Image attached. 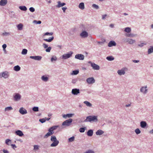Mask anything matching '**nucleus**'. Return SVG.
Wrapping results in <instances>:
<instances>
[{
	"mask_svg": "<svg viewBox=\"0 0 153 153\" xmlns=\"http://www.w3.org/2000/svg\"><path fill=\"white\" fill-rule=\"evenodd\" d=\"M84 103L85 104L88 106L91 107L92 106V104L88 101H85L84 102Z\"/></svg>",
	"mask_w": 153,
	"mask_h": 153,
	"instance_id": "obj_25",
	"label": "nucleus"
},
{
	"mask_svg": "<svg viewBox=\"0 0 153 153\" xmlns=\"http://www.w3.org/2000/svg\"><path fill=\"white\" fill-rule=\"evenodd\" d=\"M134 36V35L131 33H130L127 35V36L129 37H133Z\"/></svg>",
	"mask_w": 153,
	"mask_h": 153,
	"instance_id": "obj_44",
	"label": "nucleus"
},
{
	"mask_svg": "<svg viewBox=\"0 0 153 153\" xmlns=\"http://www.w3.org/2000/svg\"><path fill=\"white\" fill-rule=\"evenodd\" d=\"M104 133V132L103 131L99 129L96 132V134H103Z\"/></svg>",
	"mask_w": 153,
	"mask_h": 153,
	"instance_id": "obj_34",
	"label": "nucleus"
},
{
	"mask_svg": "<svg viewBox=\"0 0 153 153\" xmlns=\"http://www.w3.org/2000/svg\"><path fill=\"white\" fill-rule=\"evenodd\" d=\"M19 9L22 10L26 11L27 10L26 7L25 6H21L19 7Z\"/></svg>",
	"mask_w": 153,
	"mask_h": 153,
	"instance_id": "obj_27",
	"label": "nucleus"
},
{
	"mask_svg": "<svg viewBox=\"0 0 153 153\" xmlns=\"http://www.w3.org/2000/svg\"><path fill=\"white\" fill-rule=\"evenodd\" d=\"M147 87H142L140 89V91L141 92L144 93H146L147 92V89H146Z\"/></svg>",
	"mask_w": 153,
	"mask_h": 153,
	"instance_id": "obj_19",
	"label": "nucleus"
},
{
	"mask_svg": "<svg viewBox=\"0 0 153 153\" xmlns=\"http://www.w3.org/2000/svg\"><path fill=\"white\" fill-rule=\"evenodd\" d=\"M93 131L92 130H90L88 131L87 134H93Z\"/></svg>",
	"mask_w": 153,
	"mask_h": 153,
	"instance_id": "obj_48",
	"label": "nucleus"
},
{
	"mask_svg": "<svg viewBox=\"0 0 153 153\" xmlns=\"http://www.w3.org/2000/svg\"><path fill=\"white\" fill-rule=\"evenodd\" d=\"M3 152L4 153H9V152L8 151H7V150H4V149L3 150Z\"/></svg>",
	"mask_w": 153,
	"mask_h": 153,
	"instance_id": "obj_59",
	"label": "nucleus"
},
{
	"mask_svg": "<svg viewBox=\"0 0 153 153\" xmlns=\"http://www.w3.org/2000/svg\"><path fill=\"white\" fill-rule=\"evenodd\" d=\"M116 45V43L114 41H111L108 44V45L109 47H111L113 46H115Z\"/></svg>",
	"mask_w": 153,
	"mask_h": 153,
	"instance_id": "obj_14",
	"label": "nucleus"
},
{
	"mask_svg": "<svg viewBox=\"0 0 153 153\" xmlns=\"http://www.w3.org/2000/svg\"><path fill=\"white\" fill-rule=\"evenodd\" d=\"M146 43H141L139 45H138L140 47H142L144 45H146Z\"/></svg>",
	"mask_w": 153,
	"mask_h": 153,
	"instance_id": "obj_57",
	"label": "nucleus"
},
{
	"mask_svg": "<svg viewBox=\"0 0 153 153\" xmlns=\"http://www.w3.org/2000/svg\"><path fill=\"white\" fill-rule=\"evenodd\" d=\"M2 46V48H3V50L4 51L5 50V49L7 47L6 45L5 44H4V45H3Z\"/></svg>",
	"mask_w": 153,
	"mask_h": 153,
	"instance_id": "obj_54",
	"label": "nucleus"
},
{
	"mask_svg": "<svg viewBox=\"0 0 153 153\" xmlns=\"http://www.w3.org/2000/svg\"><path fill=\"white\" fill-rule=\"evenodd\" d=\"M56 59H57V58H56V57H55H55L53 56L51 58V61L52 62H53V61H56Z\"/></svg>",
	"mask_w": 153,
	"mask_h": 153,
	"instance_id": "obj_47",
	"label": "nucleus"
},
{
	"mask_svg": "<svg viewBox=\"0 0 153 153\" xmlns=\"http://www.w3.org/2000/svg\"><path fill=\"white\" fill-rule=\"evenodd\" d=\"M150 133L151 134H153V129L150 131Z\"/></svg>",
	"mask_w": 153,
	"mask_h": 153,
	"instance_id": "obj_64",
	"label": "nucleus"
},
{
	"mask_svg": "<svg viewBox=\"0 0 153 153\" xmlns=\"http://www.w3.org/2000/svg\"><path fill=\"white\" fill-rule=\"evenodd\" d=\"M29 10L30 12H33L35 11V9L33 7H30V8Z\"/></svg>",
	"mask_w": 153,
	"mask_h": 153,
	"instance_id": "obj_49",
	"label": "nucleus"
},
{
	"mask_svg": "<svg viewBox=\"0 0 153 153\" xmlns=\"http://www.w3.org/2000/svg\"><path fill=\"white\" fill-rule=\"evenodd\" d=\"M124 31L126 32L129 33L131 32V29L130 27H126L125 28Z\"/></svg>",
	"mask_w": 153,
	"mask_h": 153,
	"instance_id": "obj_32",
	"label": "nucleus"
},
{
	"mask_svg": "<svg viewBox=\"0 0 153 153\" xmlns=\"http://www.w3.org/2000/svg\"><path fill=\"white\" fill-rule=\"evenodd\" d=\"M13 109V108L11 107H6L5 109V111H9Z\"/></svg>",
	"mask_w": 153,
	"mask_h": 153,
	"instance_id": "obj_36",
	"label": "nucleus"
},
{
	"mask_svg": "<svg viewBox=\"0 0 153 153\" xmlns=\"http://www.w3.org/2000/svg\"><path fill=\"white\" fill-rule=\"evenodd\" d=\"M39 149V146L38 145H35L34 146V150L35 151L38 150Z\"/></svg>",
	"mask_w": 153,
	"mask_h": 153,
	"instance_id": "obj_39",
	"label": "nucleus"
},
{
	"mask_svg": "<svg viewBox=\"0 0 153 153\" xmlns=\"http://www.w3.org/2000/svg\"><path fill=\"white\" fill-rule=\"evenodd\" d=\"M43 46L45 48H46L48 47V45L45 43H43Z\"/></svg>",
	"mask_w": 153,
	"mask_h": 153,
	"instance_id": "obj_55",
	"label": "nucleus"
},
{
	"mask_svg": "<svg viewBox=\"0 0 153 153\" xmlns=\"http://www.w3.org/2000/svg\"><path fill=\"white\" fill-rule=\"evenodd\" d=\"M106 59L109 61H112L114 59V58L112 56H110L107 57Z\"/></svg>",
	"mask_w": 153,
	"mask_h": 153,
	"instance_id": "obj_30",
	"label": "nucleus"
},
{
	"mask_svg": "<svg viewBox=\"0 0 153 153\" xmlns=\"http://www.w3.org/2000/svg\"><path fill=\"white\" fill-rule=\"evenodd\" d=\"M153 51V47H152L148 50V53L150 54L152 53Z\"/></svg>",
	"mask_w": 153,
	"mask_h": 153,
	"instance_id": "obj_35",
	"label": "nucleus"
},
{
	"mask_svg": "<svg viewBox=\"0 0 153 153\" xmlns=\"http://www.w3.org/2000/svg\"><path fill=\"white\" fill-rule=\"evenodd\" d=\"M8 76V73L6 71H5L0 74V77L1 78L3 77L5 78H7Z\"/></svg>",
	"mask_w": 153,
	"mask_h": 153,
	"instance_id": "obj_8",
	"label": "nucleus"
},
{
	"mask_svg": "<svg viewBox=\"0 0 153 153\" xmlns=\"http://www.w3.org/2000/svg\"><path fill=\"white\" fill-rule=\"evenodd\" d=\"M17 27L19 30H22V29L23 25L22 24H20L18 25Z\"/></svg>",
	"mask_w": 153,
	"mask_h": 153,
	"instance_id": "obj_29",
	"label": "nucleus"
},
{
	"mask_svg": "<svg viewBox=\"0 0 153 153\" xmlns=\"http://www.w3.org/2000/svg\"><path fill=\"white\" fill-rule=\"evenodd\" d=\"M74 137H72L71 138H70L69 139V141L70 142H71L73 141L74 140Z\"/></svg>",
	"mask_w": 153,
	"mask_h": 153,
	"instance_id": "obj_42",
	"label": "nucleus"
},
{
	"mask_svg": "<svg viewBox=\"0 0 153 153\" xmlns=\"http://www.w3.org/2000/svg\"><path fill=\"white\" fill-rule=\"evenodd\" d=\"M80 36L82 37H86L88 36V34L86 31H83L81 34Z\"/></svg>",
	"mask_w": 153,
	"mask_h": 153,
	"instance_id": "obj_15",
	"label": "nucleus"
},
{
	"mask_svg": "<svg viewBox=\"0 0 153 153\" xmlns=\"http://www.w3.org/2000/svg\"><path fill=\"white\" fill-rule=\"evenodd\" d=\"M117 73L120 75H123L125 73V72L124 69H122L121 70H119L117 71Z\"/></svg>",
	"mask_w": 153,
	"mask_h": 153,
	"instance_id": "obj_18",
	"label": "nucleus"
},
{
	"mask_svg": "<svg viewBox=\"0 0 153 153\" xmlns=\"http://www.w3.org/2000/svg\"><path fill=\"white\" fill-rule=\"evenodd\" d=\"M14 70L16 71H18L20 69V67L19 65L15 66L14 67Z\"/></svg>",
	"mask_w": 153,
	"mask_h": 153,
	"instance_id": "obj_26",
	"label": "nucleus"
},
{
	"mask_svg": "<svg viewBox=\"0 0 153 153\" xmlns=\"http://www.w3.org/2000/svg\"><path fill=\"white\" fill-rule=\"evenodd\" d=\"M59 127V126H55L51 127L49 129V132L47 134H53V131L56 129L58 128Z\"/></svg>",
	"mask_w": 153,
	"mask_h": 153,
	"instance_id": "obj_4",
	"label": "nucleus"
},
{
	"mask_svg": "<svg viewBox=\"0 0 153 153\" xmlns=\"http://www.w3.org/2000/svg\"><path fill=\"white\" fill-rule=\"evenodd\" d=\"M86 81L89 84L93 83L95 82V80L93 77H90L88 78Z\"/></svg>",
	"mask_w": 153,
	"mask_h": 153,
	"instance_id": "obj_9",
	"label": "nucleus"
},
{
	"mask_svg": "<svg viewBox=\"0 0 153 153\" xmlns=\"http://www.w3.org/2000/svg\"><path fill=\"white\" fill-rule=\"evenodd\" d=\"M73 53L72 52L70 51L68 54H63L62 56V58L64 59H67L71 57Z\"/></svg>",
	"mask_w": 153,
	"mask_h": 153,
	"instance_id": "obj_6",
	"label": "nucleus"
},
{
	"mask_svg": "<svg viewBox=\"0 0 153 153\" xmlns=\"http://www.w3.org/2000/svg\"><path fill=\"white\" fill-rule=\"evenodd\" d=\"M53 34V32H50V33L47 32L45 33L44 35V36L48 35L49 36H52Z\"/></svg>",
	"mask_w": 153,
	"mask_h": 153,
	"instance_id": "obj_38",
	"label": "nucleus"
},
{
	"mask_svg": "<svg viewBox=\"0 0 153 153\" xmlns=\"http://www.w3.org/2000/svg\"><path fill=\"white\" fill-rule=\"evenodd\" d=\"M10 34V33L9 32H5V33H2V35L3 36L8 35H9Z\"/></svg>",
	"mask_w": 153,
	"mask_h": 153,
	"instance_id": "obj_53",
	"label": "nucleus"
},
{
	"mask_svg": "<svg viewBox=\"0 0 153 153\" xmlns=\"http://www.w3.org/2000/svg\"><path fill=\"white\" fill-rule=\"evenodd\" d=\"M84 153H94V152L91 150H89Z\"/></svg>",
	"mask_w": 153,
	"mask_h": 153,
	"instance_id": "obj_50",
	"label": "nucleus"
},
{
	"mask_svg": "<svg viewBox=\"0 0 153 153\" xmlns=\"http://www.w3.org/2000/svg\"><path fill=\"white\" fill-rule=\"evenodd\" d=\"M133 61L134 63H137L139 62V61L138 60H134Z\"/></svg>",
	"mask_w": 153,
	"mask_h": 153,
	"instance_id": "obj_62",
	"label": "nucleus"
},
{
	"mask_svg": "<svg viewBox=\"0 0 153 153\" xmlns=\"http://www.w3.org/2000/svg\"><path fill=\"white\" fill-rule=\"evenodd\" d=\"M11 146H12V148H13L16 147V145L14 144H12V145H11Z\"/></svg>",
	"mask_w": 153,
	"mask_h": 153,
	"instance_id": "obj_63",
	"label": "nucleus"
},
{
	"mask_svg": "<svg viewBox=\"0 0 153 153\" xmlns=\"http://www.w3.org/2000/svg\"><path fill=\"white\" fill-rule=\"evenodd\" d=\"M147 124L146 123L145 121H142L140 123V126L142 128H145Z\"/></svg>",
	"mask_w": 153,
	"mask_h": 153,
	"instance_id": "obj_22",
	"label": "nucleus"
},
{
	"mask_svg": "<svg viewBox=\"0 0 153 153\" xmlns=\"http://www.w3.org/2000/svg\"><path fill=\"white\" fill-rule=\"evenodd\" d=\"M85 130V129L84 128H81L79 129V131L81 132H83Z\"/></svg>",
	"mask_w": 153,
	"mask_h": 153,
	"instance_id": "obj_51",
	"label": "nucleus"
},
{
	"mask_svg": "<svg viewBox=\"0 0 153 153\" xmlns=\"http://www.w3.org/2000/svg\"><path fill=\"white\" fill-rule=\"evenodd\" d=\"M27 49H23L22 51V54H25L27 53Z\"/></svg>",
	"mask_w": 153,
	"mask_h": 153,
	"instance_id": "obj_37",
	"label": "nucleus"
},
{
	"mask_svg": "<svg viewBox=\"0 0 153 153\" xmlns=\"http://www.w3.org/2000/svg\"><path fill=\"white\" fill-rule=\"evenodd\" d=\"M30 58L36 60H39L42 59V57L39 56H30Z\"/></svg>",
	"mask_w": 153,
	"mask_h": 153,
	"instance_id": "obj_12",
	"label": "nucleus"
},
{
	"mask_svg": "<svg viewBox=\"0 0 153 153\" xmlns=\"http://www.w3.org/2000/svg\"><path fill=\"white\" fill-rule=\"evenodd\" d=\"M66 9L67 8L66 7H63L62 8V10H63L64 12H65V11Z\"/></svg>",
	"mask_w": 153,
	"mask_h": 153,
	"instance_id": "obj_61",
	"label": "nucleus"
},
{
	"mask_svg": "<svg viewBox=\"0 0 153 153\" xmlns=\"http://www.w3.org/2000/svg\"><path fill=\"white\" fill-rule=\"evenodd\" d=\"M16 134H23L22 132L20 130H18L15 132Z\"/></svg>",
	"mask_w": 153,
	"mask_h": 153,
	"instance_id": "obj_46",
	"label": "nucleus"
},
{
	"mask_svg": "<svg viewBox=\"0 0 153 153\" xmlns=\"http://www.w3.org/2000/svg\"><path fill=\"white\" fill-rule=\"evenodd\" d=\"M72 93L74 95H77L79 93V89L76 88L73 89L72 91Z\"/></svg>",
	"mask_w": 153,
	"mask_h": 153,
	"instance_id": "obj_10",
	"label": "nucleus"
},
{
	"mask_svg": "<svg viewBox=\"0 0 153 153\" xmlns=\"http://www.w3.org/2000/svg\"><path fill=\"white\" fill-rule=\"evenodd\" d=\"M33 110L34 111H38V108L37 107H34L33 108Z\"/></svg>",
	"mask_w": 153,
	"mask_h": 153,
	"instance_id": "obj_45",
	"label": "nucleus"
},
{
	"mask_svg": "<svg viewBox=\"0 0 153 153\" xmlns=\"http://www.w3.org/2000/svg\"><path fill=\"white\" fill-rule=\"evenodd\" d=\"M5 143L7 145H9L11 143V141L10 139H7L6 140Z\"/></svg>",
	"mask_w": 153,
	"mask_h": 153,
	"instance_id": "obj_31",
	"label": "nucleus"
},
{
	"mask_svg": "<svg viewBox=\"0 0 153 153\" xmlns=\"http://www.w3.org/2000/svg\"><path fill=\"white\" fill-rule=\"evenodd\" d=\"M51 49V47H49L45 50V51L47 52H49L50 51Z\"/></svg>",
	"mask_w": 153,
	"mask_h": 153,
	"instance_id": "obj_41",
	"label": "nucleus"
},
{
	"mask_svg": "<svg viewBox=\"0 0 153 153\" xmlns=\"http://www.w3.org/2000/svg\"><path fill=\"white\" fill-rule=\"evenodd\" d=\"M73 115V114H64L62 115V117L63 118H66L67 117H71Z\"/></svg>",
	"mask_w": 153,
	"mask_h": 153,
	"instance_id": "obj_21",
	"label": "nucleus"
},
{
	"mask_svg": "<svg viewBox=\"0 0 153 153\" xmlns=\"http://www.w3.org/2000/svg\"><path fill=\"white\" fill-rule=\"evenodd\" d=\"M51 134H45V136H44V137L45 138H47L48 137V136H50L51 135Z\"/></svg>",
	"mask_w": 153,
	"mask_h": 153,
	"instance_id": "obj_60",
	"label": "nucleus"
},
{
	"mask_svg": "<svg viewBox=\"0 0 153 153\" xmlns=\"http://www.w3.org/2000/svg\"><path fill=\"white\" fill-rule=\"evenodd\" d=\"M127 42H128L129 44H131L134 43L135 41L134 40L128 39L127 40Z\"/></svg>",
	"mask_w": 153,
	"mask_h": 153,
	"instance_id": "obj_23",
	"label": "nucleus"
},
{
	"mask_svg": "<svg viewBox=\"0 0 153 153\" xmlns=\"http://www.w3.org/2000/svg\"><path fill=\"white\" fill-rule=\"evenodd\" d=\"M72 121L73 120L71 118L66 120L62 123V126H65L64 127L70 126L71 124Z\"/></svg>",
	"mask_w": 153,
	"mask_h": 153,
	"instance_id": "obj_3",
	"label": "nucleus"
},
{
	"mask_svg": "<svg viewBox=\"0 0 153 153\" xmlns=\"http://www.w3.org/2000/svg\"><path fill=\"white\" fill-rule=\"evenodd\" d=\"M92 6L93 7L95 8L96 9H98L99 8L98 6L94 4H93Z\"/></svg>",
	"mask_w": 153,
	"mask_h": 153,
	"instance_id": "obj_52",
	"label": "nucleus"
},
{
	"mask_svg": "<svg viewBox=\"0 0 153 153\" xmlns=\"http://www.w3.org/2000/svg\"><path fill=\"white\" fill-rule=\"evenodd\" d=\"M75 58L79 60H83L84 59V56L82 54H77L75 56Z\"/></svg>",
	"mask_w": 153,
	"mask_h": 153,
	"instance_id": "obj_7",
	"label": "nucleus"
},
{
	"mask_svg": "<svg viewBox=\"0 0 153 153\" xmlns=\"http://www.w3.org/2000/svg\"><path fill=\"white\" fill-rule=\"evenodd\" d=\"M58 5L56 6L57 7H60L63 6L65 4V3H61L60 1L58 2Z\"/></svg>",
	"mask_w": 153,
	"mask_h": 153,
	"instance_id": "obj_17",
	"label": "nucleus"
},
{
	"mask_svg": "<svg viewBox=\"0 0 153 153\" xmlns=\"http://www.w3.org/2000/svg\"><path fill=\"white\" fill-rule=\"evenodd\" d=\"M21 97V96L19 94H16L14 96V98L16 101H17L19 100L20 99Z\"/></svg>",
	"mask_w": 153,
	"mask_h": 153,
	"instance_id": "obj_16",
	"label": "nucleus"
},
{
	"mask_svg": "<svg viewBox=\"0 0 153 153\" xmlns=\"http://www.w3.org/2000/svg\"><path fill=\"white\" fill-rule=\"evenodd\" d=\"M135 132L137 134H139L140 133V131L139 128H137L135 130Z\"/></svg>",
	"mask_w": 153,
	"mask_h": 153,
	"instance_id": "obj_43",
	"label": "nucleus"
},
{
	"mask_svg": "<svg viewBox=\"0 0 153 153\" xmlns=\"http://www.w3.org/2000/svg\"><path fill=\"white\" fill-rule=\"evenodd\" d=\"M34 22H36L37 24H40L41 23V22L40 21H36V20L34 21Z\"/></svg>",
	"mask_w": 153,
	"mask_h": 153,
	"instance_id": "obj_56",
	"label": "nucleus"
},
{
	"mask_svg": "<svg viewBox=\"0 0 153 153\" xmlns=\"http://www.w3.org/2000/svg\"><path fill=\"white\" fill-rule=\"evenodd\" d=\"M54 39V37L53 36H52L49 39H44V40L46 42H51Z\"/></svg>",
	"mask_w": 153,
	"mask_h": 153,
	"instance_id": "obj_24",
	"label": "nucleus"
},
{
	"mask_svg": "<svg viewBox=\"0 0 153 153\" xmlns=\"http://www.w3.org/2000/svg\"><path fill=\"white\" fill-rule=\"evenodd\" d=\"M89 63L91 64V67L94 70H99L100 69V66L98 65L91 62H89Z\"/></svg>",
	"mask_w": 153,
	"mask_h": 153,
	"instance_id": "obj_5",
	"label": "nucleus"
},
{
	"mask_svg": "<svg viewBox=\"0 0 153 153\" xmlns=\"http://www.w3.org/2000/svg\"><path fill=\"white\" fill-rule=\"evenodd\" d=\"M107 16L106 14H105L102 15V19H104L105 18V17Z\"/></svg>",
	"mask_w": 153,
	"mask_h": 153,
	"instance_id": "obj_58",
	"label": "nucleus"
},
{
	"mask_svg": "<svg viewBox=\"0 0 153 153\" xmlns=\"http://www.w3.org/2000/svg\"><path fill=\"white\" fill-rule=\"evenodd\" d=\"M79 73L78 70H74L72 72V73H71V75H76L78 74Z\"/></svg>",
	"mask_w": 153,
	"mask_h": 153,
	"instance_id": "obj_33",
	"label": "nucleus"
},
{
	"mask_svg": "<svg viewBox=\"0 0 153 153\" xmlns=\"http://www.w3.org/2000/svg\"><path fill=\"white\" fill-rule=\"evenodd\" d=\"M42 79L43 81L45 82H46L48 80V78L47 76H43L42 77Z\"/></svg>",
	"mask_w": 153,
	"mask_h": 153,
	"instance_id": "obj_28",
	"label": "nucleus"
},
{
	"mask_svg": "<svg viewBox=\"0 0 153 153\" xmlns=\"http://www.w3.org/2000/svg\"><path fill=\"white\" fill-rule=\"evenodd\" d=\"M51 140L53 142V143L51 145V147L56 146L59 143V142L57 140L56 137L54 136H51Z\"/></svg>",
	"mask_w": 153,
	"mask_h": 153,
	"instance_id": "obj_1",
	"label": "nucleus"
},
{
	"mask_svg": "<svg viewBox=\"0 0 153 153\" xmlns=\"http://www.w3.org/2000/svg\"><path fill=\"white\" fill-rule=\"evenodd\" d=\"M79 7L81 10H83L85 8L84 3L83 2L80 3L79 5Z\"/></svg>",
	"mask_w": 153,
	"mask_h": 153,
	"instance_id": "obj_20",
	"label": "nucleus"
},
{
	"mask_svg": "<svg viewBox=\"0 0 153 153\" xmlns=\"http://www.w3.org/2000/svg\"><path fill=\"white\" fill-rule=\"evenodd\" d=\"M97 121V117L95 116H89L86 117V119L85 120V122H91V121Z\"/></svg>",
	"mask_w": 153,
	"mask_h": 153,
	"instance_id": "obj_2",
	"label": "nucleus"
},
{
	"mask_svg": "<svg viewBox=\"0 0 153 153\" xmlns=\"http://www.w3.org/2000/svg\"><path fill=\"white\" fill-rule=\"evenodd\" d=\"M19 112L22 114H26L27 113V110L23 107L20 108L19 110Z\"/></svg>",
	"mask_w": 153,
	"mask_h": 153,
	"instance_id": "obj_11",
	"label": "nucleus"
},
{
	"mask_svg": "<svg viewBox=\"0 0 153 153\" xmlns=\"http://www.w3.org/2000/svg\"><path fill=\"white\" fill-rule=\"evenodd\" d=\"M7 0H1L0 1V5L4 6L7 4Z\"/></svg>",
	"mask_w": 153,
	"mask_h": 153,
	"instance_id": "obj_13",
	"label": "nucleus"
},
{
	"mask_svg": "<svg viewBox=\"0 0 153 153\" xmlns=\"http://www.w3.org/2000/svg\"><path fill=\"white\" fill-rule=\"evenodd\" d=\"M46 120L45 118H42L40 119L39 121L41 122L42 123H43L45 122Z\"/></svg>",
	"mask_w": 153,
	"mask_h": 153,
	"instance_id": "obj_40",
	"label": "nucleus"
}]
</instances>
